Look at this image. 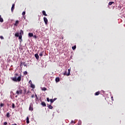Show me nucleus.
Segmentation results:
<instances>
[{"instance_id":"1","label":"nucleus","mask_w":125,"mask_h":125,"mask_svg":"<svg viewBox=\"0 0 125 125\" xmlns=\"http://www.w3.org/2000/svg\"><path fill=\"white\" fill-rule=\"evenodd\" d=\"M16 77L12 78V80L13 82H21V76H19L17 78V76H18V74H16Z\"/></svg>"},{"instance_id":"2","label":"nucleus","mask_w":125,"mask_h":125,"mask_svg":"<svg viewBox=\"0 0 125 125\" xmlns=\"http://www.w3.org/2000/svg\"><path fill=\"white\" fill-rule=\"evenodd\" d=\"M68 72L67 74V72L66 71L64 73H63L64 76H70V74L71 73V68L68 69Z\"/></svg>"},{"instance_id":"3","label":"nucleus","mask_w":125,"mask_h":125,"mask_svg":"<svg viewBox=\"0 0 125 125\" xmlns=\"http://www.w3.org/2000/svg\"><path fill=\"white\" fill-rule=\"evenodd\" d=\"M23 92V91L22 90V89H19L16 91V94L18 95H19L20 94H22V92Z\"/></svg>"},{"instance_id":"4","label":"nucleus","mask_w":125,"mask_h":125,"mask_svg":"<svg viewBox=\"0 0 125 125\" xmlns=\"http://www.w3.org/2000/svg\"><path fill=\"white\" fill-rule=\"evenodd\" d=\"M44 22H45V24L46 25H47V23L48 22V20H47V19L46 17L43 18Z\"/></svg>"},{"instance_id":"5","label":"nucleus","mask_w":125,"mask_h":125,"mask_svg":"<svg viewBox=\"0 0 125 125\" xmlns=\"http://www.w3.org/2000/svg\"><path fill=\"white\" fill-rule=\"evenodd\" d=\"M29 110L30 111H33V110H34V108H33V104H30Z\"/></svg>"},{"instance_id":"6","label":"nucleus","mask_w":125,"mask_h":125,"mask_svg":"<svg viewBox=\"0 0 125 125\" xmlns=\"http://www.w3.org/2000/svg\"><path fill=\"white\" fill-rule=\"evenodd\" d=\"M35 57L36 58L37 60H39L40 58V56H39V55L38 54H35Z\"/></svg>"},{"instance_id":"7","label":"nucleus","mask_w":125,"mask_h":125,"mask_svg":"<svg viewBox=\"0 0 125 125\" xmlns=\"http://www.w3.org/2000/svg\"><path fill=\"white\" fill-rule=\"evenodd\" d=\"M15 6V4H13L12 6V7H11V11L12 12H13V10H14V7Z\"/></svg>"},{"instance_id":"8","label":"nucleus","mask_w":125,"mask_h":125,"mask_svg":"<svg viewBox=\"0 0 125 125\" xmlns=\"http://www.w3.org/2000/svg\"><path fill=\"white\" fill-rule=\"evenodd\" d=\"M41 105H42V106H43V107L46 106V104H45V103H44V102H42L41 103Z\"/></svg>"},{"instance_id":"9","label":"nucleus","mask_w":125,"mask_h":125,"mask_svg":"<svg viewBox=\"0 0 125 125\" xmlns=\"http://www.w3.org/2000/svg\"><path fill=\"white\" fill-rule=\"evenodd\" d=\"M42 13L43 15H44L45 16H47V15L46 14V13H45V11H42Z\"/></svg>"},{"instance_id":"10","label":"nucleus","mask_w":125,"mask_h":125,"mask_svg":"<svg viewBox=\"0 0 125 125\" xmlns=\"http://www.w3.org/2000/svg\"><path fill=\"white\" fill-rule=\"evenodd\" d=\"M48 107L49 109H53V107L51 104L48 105Z\"/></svg>"},{"instance_id":"11","label":"nucleus","mask_w":125,"mask_h":125,"mask_svg":"<svg viewBox=\"0 0 125 125\" xmlns=\"http://www.w3.org/2000/svg\"><path fill=\"white\" fill-rule=\"evenodd\" d=\"M26 123H27V124H30V121H29L28 117H27V118H26Z\"/></svg>"},{"instance_id":"12","label":"nucleus","mask_w":125,"mask_h":125,"mask_svg":"<svg viewBox=\"0 0 125 125\" xmlns=\"http://www.w3.org/2000/svg\"><path fill=\"white\" fill-rule=\"evenodd\" d=\"M0 22H3V19L1 18V16L0 15Z\"/></svg>"},{"instance_id":"13","label":"nucleus","mask_w":125,"mask_h":125,"mask_svg":"<svg viewBox=\"0 0 125 125\" xmlns=\"http://www.w3.org/2000/svg\"><path fill=\"white\" fill-rule=\"evenodd\" d=\"M18 23H19V21H16L14 25L15 26H17V25H18Z\"/></svg>"},{"instance_id":"14","label":"nucleus","mask_w":125,"mask_h":125,"mask_svg":"<svg viewBox=\"0 0 125 125\" xmlns=\"http://www.w3.org/2000/svg\"><path fill=\"white\" fill-rule=\"evenodd\" d=\"M23 63V64H22ZM21 63V66H22V64H23L24 66V67H26V66H27V64L26 63H25V62H23V63Z\"/></svg>"},{"instance_id":"15","label":"nucleus","mask_w":125,"mask_h":125,"mask_svg":"<svg viewBox=\"0 0 125 125\" xmlns=\"http://www.w3.org/2000/svg\"><path fill=\"white\" fill-rule=\"evenodd\" d=\"M30 85H31L30 87H31L32 88H35V85H34L33 83H31Z\"/></svg>"},{"instance_id":"16","label":"nucleus","mask_w":125,"mask_h":125,"mask_svg":"<svg viewBox=\"0 0 125 125\" xmlns=\"http://www.w3.org/2000/svg\"><path fill=\"white\" fill-rule=\"evenodd\" d=\"M28 36H29V37H33V36H34V34H33V33H29V34H28Z\"/></svg>"},{"instance_id":"17","label":"nucleus","mask_w":125,"mask_h":125,"mask_svg":"<svg viewBox=\"0 0 125 125\" xmlns=\"http://www.w3.org/2000/svg\"><path fill=\"white\" fill-rule=\"evenodd\" d=\"M42 90L43 91H45V90H47V89L45 87H42Z\"/></svg>"},{"instance_id":"18","label":"nucleus","mask_w":125,"mask_h":125,"mask_svg":"<svg viewBox=\"0 0 125 125\" xmlns=\"http://www.w3.org/2000/svg\"><path fill=\"white\" fill-rule=\"evenodd\" d=\"M113 3H114V2L110 1V2H109L108 5H112V4H113Z\"/></svg>"},{"instance_id":"19","label":"nucleus","mask_w":125,"mask_h":125,"mask_svg":"<svg viewBox=\"0 0 125 125\" xmlns=\"http://www.w3.org/2000/svg\"><path fill=\"white\" fill-rule=\"evenodd\" d=\"M10 114L9 113V112H8L6 114V116L7 117V118H9L10 117Z\"/></svg>"},{"instance_id":"20","label":"nucleus","mask_w":125,"mask_h":125,"mask_svg":"<svg viewBox=\"0 0 125 125\" xmlns=\"http://www.w3.org/2000/svg\"><path fill=\"white\" fill-rule=\"evenodd\" d=\"M20 34L21 35H23V34H24V32L23 31V30H21Z\"/></svg>"},{"instance_id":"21","label":"nucleus","mask_w":125,"mask_h":125,"mask_svg":"<svg viewBox=\"0 0 125 125\" xmlns=\"http://www.w3.org/2000/svg\"><path fill=\"white\" fill-rule=\"evenodd\" d=\"M99 94H100V92L98 91L96 92L95 93V95L97 96V95H99Z\"/></svg>"},{"instance_id":"22","label":"nucleus","mask_w":125,"mask_h":125,"mask_svg":"<svg viewBox=\"0 0 125 125\" xmlns=\"http://www.w3.org/2000/svg\"><path fill=\"white\" fill-rule=\"evenodd\" d=\"M15 37H19V33H16L15 35Z\"/></svg>"},{"instance_id":"23","label":"nucleus","mask_w":125,"mask_h":125,"mask_svg":"<svg viewBox=\"0 0 125 125\" xmlns=\"http://www.w3.org/2000/svg\"><path fill=\"white\" fill-rule=\"evenodd\" d=\"M19 40H22V35H21L20 36H19Z\"/></svg>"},{"instance_id":"24","label":"nucleus","mask_w":125,"mask_h":125,"mask_svg":"<svg viewBox=\"0 0 125 125\" xmlns=\"http://www.w3.org/2000/svg\"><path fill=\"white\" fill-rule=\"evenodd\" d=\"M72 49H73V50H75V49H76V46H73V47H72Z\"/></svg>"},{"instance_id":"25","label":"nucleus","mask_w":125,"mask_h":125,"mask_svg":"<svg viewBox=\"0 0 125 125\" xmlns=\"http://www.w3.org/2000/svg\"><path fill=\"white\" fill-rule=\"evenodd\" d=\"M50 101L51 103H53V102H54V100L50 99Z\"/></svg>"},{"instance_id":"26","label":"nucleus","mask_w":125,"mask_h":125,"mask_svg":"<svg viewBox=\"0 0 125 125\" xmlns=\"http://www.w3.org/2000/svg\"><path fill=\"white\" fill-rule=\"evenodd\" d=\"M25 14H26V12H25V11L23 12L22 13V15L23 16H24Z\"/></svg>"},{"instance_id":"27","label":"nucleus","mask_w":125,"mask_h":125,"mask_svg":"<svg viewBox=\"0 0 125 125\" xmlns=\"http://www.w3.org/2000/svg\"><path fill=\"white\" fill-rule=\"evenodd\" d=\"M56 82H59V78H56Z\"/></svg>"},{"instance_id":"28","label":"nucleus","mask_w":125,"mask_h":125,"mask_svg":"<svg viewBox=\"0 0 125 125\" xmlns=\"http://www.w3.org/2000/svg\"><path fill=\"white\" fill-rule=\"evenodd\" d=\"M12 108L14 109L15 108V104H12Z\"/></svg>"},{"instance_id":"29","label":"nucleus","mask_w":125,"mask_h":125,"mask_svg":"<svg viewBox=\"0 0 125 125\" xmlns=\"http://www.w3.org/2000/svg\"><path fill=\"white\" fill-rule=\"evenodd\" d=\"M23 74H24V75H27L28 72H27V71H24V72H23Z\"/></svg>"},{"instance_id":"30","label":"nucleus","mask_w":125,"mask_h":125,"mask_svg":"<svg viewBox=\"0 0 125 125\" xmlns=\"http://www.w3.org/2000/svg\"><path fill=\"white\" fill-rule=\"evenodd\" d=\"M0 107H3V106H4V104H1L0 105Z\"/></svg>"},{"instance_id":"31","label":"nucleus","mask_w":125,"mask_h":125,"mask_svg":"<svg viewBox=\"0 0 125 125\" xmlns=\"http://www.w3.org/2000/svg\"><path fill=\"white\" fill-rule=\"evenodd\" d=\"M40 56H42V52L40 54H39Z\"/></svg>"},{"instance_id":"32","label":"nucleus","mask_w":125,"mask_h":125,"mask_svg":"<svg viewBox=\"0 0 125 125\" xmlns=\"http://www.w3.org/2000/svg\"><path fill=\"white\" fill-rule=\"evenodd\" d=\"M23 91H24V94L26 93V92H27L26 89H24Z\"/></svg>"},{"instance_id":"33","label":"nucleus","mask_w":125,"mask_h":125,"mask_svg":"<svg viewBox=\"0 0 125 125\" xmlns=\"http://www.w3.org/2000/svg\"><path fill=\"white\" fill-rule=\"evenodd\" d=\"M29 83H30V84H31V83H33L32 82V81H30L29 82Z\"/></svg>"},{"instance_id":"34","label":"nucleus","mask_w":125,"mask_h":125,"mask_svg":"<svg viewBox=\"0 0 125 125\" xmlns=\"http://www.w3.org/2000/svg\"><path fill=\"white\" fill-rule=\"evenodd\" d=\"M50 100H49V98H47V101L48 102H49V101H50Z\"/></svg>"},{"instance_id":"35","label":"nucleus","mask_w":125,"mask_h":125,"mask_svg":"<svg viewBox=\"0 0 125 125\" xmlns=\"http://www.w3.org/2000/svg\"><path fill=\"white\" fill-rule=\"evenodd\" d=\"M71 124H76V123L75 122V121H71Z\"/></svg>"},{"instance_id":"36","label":"nucleus","mask_w":125,"mask_h":125,"mask_svg":"<svg viewBox=\"0 0 125 125\" xmlns=\"http://www.w3.org/2000/svg\"><path fill=\"white\" fill-rule=\"evenodd\" d=\"M0 39H1V40H3V37H2V36H0Z\"/></svg>"},{"instance_id":"37","label":"nucleus","mask_w":125,"mask_h":125,"mask_svg":"<svg viewBox=\"0 0 125 125\" xmlns=\"http://www.w3.org/2000/svg\"><path fill=\"white\" fill-rule=\"evenodd\" d=\"M3 125H7V122H4V123H3Z\"/></svg>"},{"instance_id":"38","label":"nucleus","mask_w":125,"mask_h":125,"mask_svg":"<svg viewBox=\"0 0 125 125\" xmlns=\"http://www.w3.org/2000/svg\"><path fill=\"white\" fill-rule=\"evenodd\" d=\"M32 98H34V97H35V96L34 95H33L32 96H31Z\"/></svg>"},{"instance_id":"39","label":"nucleus","mask_w":125,"mask_h":125,"mask_svg":"<svg viewBox=\"0 0 125 125\" xmlns=\"http://www.w3.org/2000/svg\"><path fill=\"white\" fill-rule=\"evenodd\" d=\"M79 125H82V122L81 121L79 122Z\"/></svg>"},{"instance_id":"40","label":"nucleus","mask_w":125,"mask_h":125,"mask_svg":"<svg viewBox=\"0 0 125 125\" xmlns=\"http://www.w3.org/2000/svg\"><path fill=\"white\" fill-rule=\"evenodd\" d=\"M112 101H114V99H113V97H111Z\"/></svg>"},{"instance_id":"41","label":"nucleus","mask_w":125,"mask_h":125,"mask_svg":"<svg viewBox=\"0 0 125 125\" xmlns=\"http://www.w3.org/2000/svg\"><path fill=\"white\" fill-rule=\"evenodd\" d=\"M17 125V124H14V125Z\"/></svg>"},{"instance_id":"42","label":"nucleus","mask_w":125,"mask_h":125,"mask_svg":"<svg viewBox=\"0 0 125 125\" xmlns=\"http://www.w3.org/2000/svg\"><path fill=\"white\" fill-rule=\"evenodd\" d=\"M53 100H54V101H55V100H56V99H53Z\"/></svg>"},{"instance_id":"43","label":"nucleus","mask_w":125,"mask_h":125,"mask_svg":"<svg viewBox=\"0 0 125 125\" xmlns=\"http://www.w3.org/2000/svg\"><path fill=\"white\" fill-rule=\"evenodd\" d=\"M35 96H36V97H37V95H35Z\"/></svg>"},{"instance_id":"44","label":"nucleus","mask_w":125,"mask_h":125,"mask_svg":"<svg viewBox=\"0 0 125 125\" xmlns=\"http://www.w3.org/2000/svg\"><path fill=\"white\" fill-rule=\"evenodd\" d=\"M62 39L63 40V37H62Z\"/></svg>"},{"instance_id":"45","label":"nucleus","mask_w":125,"mask_h":125,"mask_svg":"<svg viewBox=\"0 0 125 125\" xmlns=\"http://www.w3.org/2000/svg\"><path fill=\"white\" fill-rule=\"evenodd\" d=\"M15 97H17V96H16Z\"/></svg>"}]
</instances>
